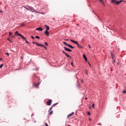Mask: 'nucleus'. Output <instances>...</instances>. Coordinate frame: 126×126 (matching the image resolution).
Returning a JSON list of instances; mask_svg holds the SVG:
<instances>
[{
	"mask_svg": "<svg viewBox=\"0 0 126 126\" xmlns=\"http://www.w3.org/2000/svg\"><path fill=\"white\" fill-rule=\"evenodd\" d=\"M111 2L114 4H120L121 2H123V0L117 1L116 0H111Z\"/></svg>",
	"mask_w": 126,
	"mask_h": 126,
	"instance_id": "f257e3e1",
	"label": "nucleus"
},
{
	"mask_svg": "<svg viewBox=\"0 0 126 126\" xmlns=\"http://www.w3.org/2000/svg\"><path fill=\"white\" fill-rule=\"evenodd\" d=\"M28 7H29V8H30V11H31L32 12H36V13H38V12H37V11H36V10H35V9H34V8H33L32 6H29V5L27 6Z\"/></svg>",
	"mask_w": 126,
	"mask_h": 126,
	"instance_id": "f03ea898",
	"label": "nucleus"
},
{
	"mask_svg": "<svg viewBox=\"0 0 126 126\" xmlns=\"http://www.w3.org/2000/svg\"><path fill=\"white\" fill-rule=\"evenodd\" d=\"M32 44H34L35 45H36L38 47H45L43 44H41L40 43H39L37 42L33 41Z\"/></svg>",
	"mask_w": 126,
	"mask_h": 126,
	"instance_id": "7ed1b4c3",
	"label": "nucleus"
},
{
	"mask_svg": "<svg viewBox=\"0 0 126 126\" xmlns=\"http://www.w3.org/2000/svg\"><path fill=\"white\" fill-rule=\"evenodd\" d=\"M32 44H34L35 45H36L38 47H45L43 44H41L40 43H39L37 42L33 41Z\"/></svg>",
	"mask_w": 126,
	"mask_h": 126,
	"instance_id": "20e7f679",
	"label": "nucleus"
},
{
	"mask_svg": "<svg viewBox=\"0 0 126 126\" xmlns=\"http://www.w3.org/2000/svg\"><path fill=\"white\" fill-rule=\"evenodd\" d=\"M32 44H34L35 45H36L38 47H45L43 44H41L40 43H39L37 42L33 41Z\"/></svg>",
	"mask_w": 126,
	"mask_h": 126,
	"instance_id": "39448f33",
	"label": "nucleus"
},
{
	"mask_svg": "<svg viewBox=\"0 0 126 126\" xmlns=\"http://www.w3.org/2000/svg\"><path fill=\"white\" fill-rule=\"evenodd\" d=\"M70 41L72 43H74V44H76L77 45L78 48L80 47V45H79V43H78V42L75 41L73 39H70Z\"/></svg>",
	"mask_w": 126,
	"mask_h": 126,
	"instance_id": "423d86ee",
	"label": "nucleus"
},
{
	"mask_svg": "<svg viewBox=\"0 0 126 126\" xmlns=\"http://www.w3.org/2000/svg\"><path fill=\"white\" fill-rule=\"evenodd\" d=\"M52 104V99H49L47 101V105L48 106H51V105Z\"/></svg>",
	"mask_w": 126,
	"mask_h": 126,
	"instance_id": "0eeeda50",
	"label": "nucleus"
},
{
	"mask_svg": "<svg viewBox=\"0 0 126 126\" xmlns=\"http://www.w3.org/2000/svg\"><path fill=\"white\" fill-rule=\"evenodd\" d=\"M40 83H41L40 82H38L37 83H34L35 87H36L37 88H39V85H40Z\"/></svg>",
	"mask_w": 126,
	"mask_h": 126,
	"instance_id": "6e6552de",
	"label": "nucleus"
},
{
	"mask_svg": "<svg viewBox=\"0 0 126 126\" xmlns=\"http://www.w3.org/2000/svg\"><path fill=\"white\" fill-rule=\"evenodd\" d=\"M65 51H66L67 52H72V50L69 49V48H67L65 47H63Z\"/></svg>",
	"mask_w": 126,
	"mask_h": 126,
	"instance_id": "1a4fd4ad",
	"label": "nucleus"
},
{
	"mask_svg": "<svg viewBox=\"0 0 126 126\" xmlns=\"http://www.w3.org/2000/svg\"><path fill=\"white\" fill-rule=\"evenodd\" d=\"M63 54H64V55H65V56H66V57H67V58H70V56H69L68 54H67V53H66V52H64V51L63 50Z\"/></svg>",
	"mask_w": 126,
	"mask_h": 126,
	"instance_id": "9d476101",
	"label": "nucleus"
},
{
	"mask_svg": "<svg viewBox=\"0 0 126 126\" xmlns=\"http://www.w3.org/2000/svg\"><path fill=\"white\" fill-rule=\"evenodd\" d=\"M83 57L84 58V59L85 62H86V63H87V57H86V56L85 55V54H83Z\"/></svg>",
	"mask_w": 126,
	"mask_h": 126,
	"instance_id": "9b49d317",
	"label": "nucleus"
},
{
	"mask_svg": "<svg viewBox=\"0 0 126 126\" xmlns=\"http://www.w3.org/2000/svg\"><path fill=\"white\" fill-rule=\"evenodd\" d=\"M72 115H74V112H72L71 114H69L67 117V119L70 118V117H72Z\"/></svg>",
	"mask_w": 126,
	"mask_h": 126,
	"instance_id": "f8f14e48",
	"label": "nucleus"
},
{
	"mask_svg": "<svg viewBox=\"0 0 126 126\" xmlns=\"http://www.w3.org/2000/svg\"><path fill=\"white\" fill-rule=\"evenodd\" d=\"M20 37H21V38H22V39H23V40H26V38H25V37H24V36L21 35V34H19Z\"/></svg>",
	"mask_w": 126,
	"mask_h": 126,
	"instance_id": "ddd939ff",
	"label": "nucleus"
},
{
	"mask_svg": "<svg viewBox=\"0 0 126 126\" xmlns=\"http://www.w3.org/2000/svg\"><path fill=\"white\" fill-rule=\"evenodd\" d=\"M35 29H36V30H38V31H43V29H42L41 28H38Z\"/></svg>",
	"mask_w": 126,
	"mask_h": 126,
	"instance_id": "4468645a",
	"label": "nucleus"
},
{
	"mask_svg": "<svg viewBox=\"0 0 126 126\" xmlns=\"http://www.w3.org/2000/svg\"><path fill=\"white\" fill-rule=\"evenodd\" d=\"M44 34H45L46 36H49V34L50 33H49V32H48V31H45Z\"/></svg>",
	"mask_w": 126,
	"mask_h": 126,
	"instance_id": "2eb2a0df",
	"label": "nucleus"
},
{
	"mask_svg": "<svg viewBox=\"0 0 126 126\" xmlns=\"http://www.w3.org/2000/svg\"><path fill=\"white\" fill-rule=\"evenodd\" d=\"M67 46H68V47H69V48H71V49H74V47L71 46L70 44H68Z\"/></svg>",
	"mask_w": 126,
	"mask_h": 126,
	"instance_id": "dca6fc26",
	"label": "nucleus"
},
{
	"mask_svg": "<svg viewBox=\"0 0 126 126\" xmlns=\"http://www.w3.org/2000/svg\"><path fill=\"white\" fill-rule=\"evenodd\" d=\"M45 27H46V31H48V30H50V27L47 26V25H45Z\"/></svg>",
	"mask_w": 126,
	"mask_h": 126,
	"instance_id": "f3484780",
	"label": "nucleus"
},
{
	"mask_svg": "<svg viewBox=\"0 0 126 126\" xmlns=\"http://www.w3.org/2000/svg\"><path fill=\"white\" fill-rule=\"evenodd\" d=\"M99 0V1H100V2L104 5V6H105V3H104V1H103V0Z\"/></svg>",
	"mask_w": 126,
	"mask_h": 126,
	"instance_id": "a211bd4d",
	"label": "nucleus"
},
{
	"mask_svg": "<svg viewBox=\"0 0 126 126\" xmlns=\"http://www.w3.org/2000/svg\"><path fill=\"white\" fill-rule=\"evenodd\" d=\"M15 34V35H18V36H19V35H21L20 33H18V31H16Z\"/></svg>",
	"mask_w": 126,
	"mask_h": 126,
	"instance_id": "6ab92c4d",
	"label": "nucleus"
},
{
	"mask_svg": "<svg viewBox=\"0 0 126 126\" xmlns=\"http://www.w3.org/2000/svg\"><path fill=\"white\" fill-rule=\"evenodd\" d=\"M111 56H112V60H114V58H115V55H114L113 53H111Z\"/></svg>",
	"mask_w": 126,
	"mask_h": 126,
	"instance_id": "aec40b11",
	"label": "nucleus"
},
{
	"mask_svg": "<svg viewBox=\"0 0 126 126\" xmlns=\"http://www.w3.org/2000/svg\"><path fill=\"white\" fill-rule=\"evenodd\" d=\"M11 35H12V32H9V36H11Z\"/></svg>",
	"mask_w": 126,
	"mask_h": 126,
	"instance_id": "412c9836",
	"label": "nucleus"
},
{
	"mask_svg": "<svg viewBox=\"0 0 126 126\" xmlns=\"http://www.w3.org/2000/svg\"><path fill=\"white\" fill-rule=\"evenodd\" d=\"M63 44H64V45H65L66 46H67L68 45V44H67L66 42L63 41Z\"/></svg>",
	"mask_w": 126,
	"mask_h": 126,
	"instance_id": "4be33fe9",
	"label": "nucleus"
},
{
	"mask_svg": "<svg viewBox=\"0 0 126 126\" xmlns=\"http://www.w3.org/2000/svg\"><path fill=\"white\" fill-rule=\"evenodd\" d=\"M53 114V111H50L48 115H50V116H51V115H52Z\"/></svg>",
	"mask_w": 126,
	"mask_h": 126,
	"instance_id": "5701e85b",
	"label": "nucleus"
},
{
	"mask_svg": "<svg viewBox=\"0 0 126 126\" xmlns=\"http://www.w3.org/2000/svg\"><path fill=\"white\" fill-rule=\"evenodd\" d=\"M85 73L87 75H88V70H86V72H85Z\"/></svg>",
	"mask_w": 126,
	"mask_h": 126,
	"instance_id": "b1692460",
	"label": "nucleus"
},
{
	"mask_svg": "<svg viewBox=\"0 0 126 126\" xmlns=\"http://www.w3.org/2000/svg\"><path fill=\"white\" fill-rule=\"evenodd\" d=\"M56 105H58V103H55L54 104H53V105H52V106L55 107V106H56Z\"/></svg>",
	"mask_w": 126,
	"mask_h": 126,
	"instance_id": "393cba45",
	"label": "nucleus"
},
{
	"mask_svg": "<svg viewBox=\"0 0 126 126\" xmlns=\"http://www.w3.org/2000/svg\"><path fill=\"white\" fill-rule=\"evenodd\" d=\"M3 66V64H1V65H0V68H1Z\"/></svg>",
	"mask_w": 126,
	"mask_h": 126,
	"instance_id": "a878e982",
	"label": "nucleus"
},
{
	"mask_svg": "<svg viewBox=\"0 0 126 126\" xmlns=\"http://www.w3.org/2000/svg\"><path fill=\"white\" fill-rule=\"evenodd\" d=\"M35 38H36V39H40V37H39V36H35Z\"/></svg>",
	"mask_w": 126,
	"mask_h": 126,
	"instance_id": "bb28decb",
	"label": "nucleus"
},
{
	"mask_svg": "<svg viewBox=\"0 0 126 126\" xmlns=\"http://www.w3.org/2000/svg\"><path fill=\"white\" fill-rule=\"evenodd\" d=\"M44 44H45V45H46V46H48V43H47V42H45L44 43Z\"/></svg>",
	"mask_w": 126,
	"mask_h": 126,
	"instance_id": "cd10ccee",
	"label": "nucleus"
},
{
	"mask_svg": "<svg viewBox=\"0 0 126 126\" xmlns=\"http://www.w3.org/2000/svg\"><path fill=\"white\" fill-rule=\"evenodd\" d=\"M5 55H7V56H9V53H5Z\"/></svg>",
	"mask_w": 126,
	"mask_h": 126,
	"instance_id": "c85d7f7f",
	"label": "nucleus"
},
{
	"mask_svg": "<svg viewBox=\"0 0 126 126\" xmlns=\"http://www.w3.org/2000/svg\"><path fill=\"white\" fill-rule=\"evenodd\" d=\"M23 25H25L24 23H22V24H21V26H23Z\"/></svg>",
	"mask_w": 126,
	"mask_h": 126,
	"instance_id": "c756f323",
	"label": "nucleus"
},
{
	"mask_svg": "<svg viewBox=\"0 0 126 126\" xmlns=\"http://www.w3.org/2000/svg\"><path fill=\"white\" fill-rule=\"evenodd\" d=\"M26 43H27V44H29V42H28L27 40H25Z\"/></svg>",
	"mask_w": 126,
	"mask_h": 126,
	"instance_id": "7c9ffc66",
	"label": "nucleus"
},
{
	"mask_svg": "<svg viewBox=\"0 0 126 126\" xmlns=\"http://www.w3.org/2000/svg\"><path fill=\"white\" fill-rule=\"evenodd\" d=\"M79 48H80V49H83V46H80V47Z\"/></svg>",
	"mask_w": 126,
	"mask_h": 126,
	"instance_id": "2f4dec72",
	"label": "nucleus"
},
{
	"mask_svg": "<svg viewBox=\"0 0 126 126\" xmlns=\"http://www.w3.org/2000/svg\"><path fill=\"white\" fill-rule=\"evenodd\" d=\"M71 64L72 66H73V62H71Z\"/></svg>",
	"mask_w": 126,
	"mask_h": 126,
	"instance_id": "473e14b6",
	"label": "nucleus"
},
{
	"mask_svg": "<svg viewBox=\"0 0 126 126\" xmlns=\"http://www.w3.org/2000/svg\"><path fill=\"white\" fill-rule=\"evenodd\" d=\"M53 106L50 108V110H49V111H51V110H52V109H53Z\"/></svg>",
	"mask_w": 126,
	"mask_h": 126,
	"instance_id": "72a5a7b5",
	"label": "nucleus"
},
{
	"mask_svg": "<svg viewBox=\"0 0 126 126\" xmlns=\"http://www.w3.org/2000/svg\"><path fill=\"white\" fill-rule=\"evenodd\" d=\"M88 64L90 67H91V64H90V63L88 62Z\"/></svg>",
	"mask_w": 126,
	"mask_h": 126,
	"instance_id": "f704fd0d",
	"label": "nucleus"
},
{
	"mask_svg": "<svg viewBox=\"0 0 126 126\" xmlns=\"http://www.w3.org/2000/svg\"><path fill=\"white\" fill-rule=\"evenodd\" d=\"M88 115L89 116H91V114H90V112H88Z\"/></svg>",
	"mask_w": 126,
	"mask_h": 126,
	"instance_id": "c9c22d12",
	"label": "nucleus"
},
{
	"mask_svg": "<svg viewBox=\"0 0 126 126\" xmlns=\"http://www.w3.org/2000/svg\"><path fill=\"white\" fill-rule=\"evenodd\" d=\"M31 38H32V39H35V38H34V36H31Z\"/></svg>",
	"mask_w": 126,
	"mask_h": 126,
	"instance_id": "e433bc0d",
	"label": "nucleus"
},
{
	"mask_svg": "<svg viewBox=\"0 0 126 126\" xmlns=\"http://www.w3.org/2000/svg\"><path fill=\"white\" fill-rule=\"evenodd\" d=\"M88 46H89V47L90 49H91V46H90V44H88Z\"/></svg>",
	"mask_w": 126,
	"mask_h": 126,
	"instance_id": "4c0bfd02",
	"label": "nucleus"
},
{
	"mask_svg": "<svg viewBox=\"0 0 126 126\" xmlns=\"http://www.w3.org/2000/svg\"><path fill=\"white\" fill-rule=\"evenodd\" d=\"M30 8H29V7H28V8L27 9V10H30Z\"/></svg>",
	"mask_w": 126,
	"mask_h": 126,
	"instance_id": "58836bf2",
	"label": "nucleus"
},
{
	"mask_svg": "<svg viewBox=\"0 0 126 126\" xmlns=\"http://www.w3.org/2000/svg\"><path fill=\"white\" fill-rule=\"evenodd\" d=\"M9 41H10V43H12V42H13V41H12L11 40H10V39L9 40Z\"/></svg>",
	"mask_w": 126,
	"mask_h": 126,
	"instance_id": "ea45409f",
	"label": "nucleus"
},
{
	"mask_svg": "<svg viewBox=\"0 0 126 126\" xmlns=\"http://www.w3.org/2000/svg\"><path fill=\"white\" fill-rule=\"evenodd\" d=\"M24 8H25L26 9H27V7H25V6H24Z\"/></svg>",
	"mask_w": 126,
	"mask_h": 126,
	"instance_id": "a19ab883",
	"label": "nucleus"
},
{
	"mask_svg": "<svg viewBox=\"0 0 126 126\" xmlns=\"http://www.w3.org/2000/svg\"><path fill=\"white\" fill-rule=\"evenodd\" d=\"M11 38H15V36H12L11 37Z\"/></svg>",
	"mask_w": 126,
	"mask_h": 126,
	"instance_id": "79ce46f5",
	"label": "nucleus"
},
{
	"mask_svg": "<svg viewBox=\"0 0 126 126\" xmlns=\"http://www.w3.org/2000/svg\"><path fill=\"white\" fill-rule=\"evenodd\" d=\"M98 125H99V126H102V125L101 124V123H99L97 124Z\"/></svg>",
	"mask_w": 126,
	"mask_h": 126,
	"instance_id": "37998d69",
	"label": "nucleus"
},
{
	"mask_svg": "<svg viewBox=\"0 0 126 126\" xmlns=\"http://www.w3.org/2000/svg\"><path fill=\"white\" fill-rule=\"evenodd\" d=\"M113 63H115L116 61H115V60L113 59Z\"/></svg>",
	"mask_w": 126,
	"mask_h": 126,
	"instance_id": "c03bdc74",
	"label": "nucleus"
},
{
	"mask_svg": "<svg viewBox=\"0 0 126 126\" xmlns=\"http://www.w3.org/2000/svg\"><path fill=\"white\" fill-rule=\"evenodd\" d=\"M92 108H94V104L92 105Z\"/></svg>",
	"mask_w": 126,
	"mask_h": 126,
	"instance_id": "a18cd8bd",
	"label": "nucleus"
},
{
	"mask_svg": "<svg viewBox=\"0 0 126 126\" xmlns=\"http://www.w3.org/2000/svg\"><path fill=\"white\" fill-rule=\"evenodd\" d=\"M7 40H8V41H9L10 40V39H9V38H7Z\"/></svg>",
	"mask_w": 126,
	"mask_h": 126,
	"instance_id": "49530a36",
	"label": "nucleus"
},
{
	"mask_svg": "<svg viewBox=\"0 0 126 126\" xmlns=\"http://www.w3.org/2000/svg\"><path fill=\"white\" fill-rule=\"evenodd\" d=\"M65 41H68V39H64Z\"/></svg>",
	"mask_w": 126,
	"mask_h": 126,
	"instance_id": "de8ad7c7",
	"label": "nucleus"
},
{
	"mask_svg": "<svg viewBox=\"0 0 126 126\" xmlns=\"http://www.w3.org/2000/svg\"><path fill=\"white\" fill-rule=\"evenodd\" d=\"M123 92H124V93H126V91H124Z\"/></svg>",
	"mask_w": 126,
	"mask_h": 126,
	"instance_id": "09e8293b",
	"label": "nucleus"
},
{
	"mask_svg": "<svg viewBox=\"0 0 126 126\" xmlns=\"http://www.w3.org/2000/svg\"><path fill=\"white\" fill-rule=\"evenodd\" d=\"M2 60V58H0V61H1Z\"/></svg>",
	"mask_w": 126,
	"mask_h": 126,
	"instance_id": "8fccbe9b",
	"label": "nucleus"
},
{
	"mask_svg": "<svg viewBox=\"0 0 126 126\" xmlns=\"http://www.w3.org/2000/svg\"><path fill=\"white\" fill-rule=\"evenodd\" d=\"M0 12H2V10H0Z\"/></svg>",
	"mask_w": 126,
	"mask_h": 126,
	"instance_id": "3c124183",
	"label": "nucleus"
},
{
	"mask_svg": "<svg viewBox=\"0 0 126 126\" xmlns=\"http://www.w3.org/2000/svg\"><path fill=\"white\" fill-rule=\"evenodd\" d=\"M21 59H23V57H21Z\"/></svg>",
	"mask_w": 126,
	"mask_h": 126,
	"instance_id": "603ef678",
	"label": "nucleus"
},
{
	"mask_svg": "<svg viewBox=\"0 0 126 126\" xmlns=\"http://www.w3.org/2000/svg\"><path fill=\"white\" fill-rule=\"evenodd\" d=\"M90 122H91V119H90Z\"/></svg>",
	"mask_w": 126,
	"mask_h": 126,
	"instance_id": "864d4df0",
	"label": "nucleus"
},
{
	"mask_svg": "<svg viewBox=\"0 0 126 126\" xmlns=\"http://www.w3.org/2000/svg\"><path fill=\"white\" fill-rule=\"evenodd\" d=\"M87 98H86V100H87Z\"/></svg>",
	"mask_w": 126,
	"mask_h": 126,
	"instance_id": "5fc2aeb1",
	"label": "nucleus"
}]
</instances>
